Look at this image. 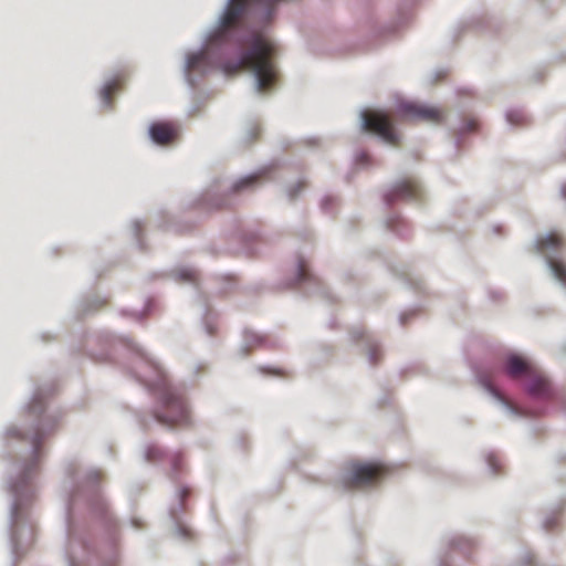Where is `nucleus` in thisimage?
I'll list each match as a JSON object with an SVG mask.
<instances>
[{
	"instance_id": "1",
	"label": "nucleus",
	"mask_w": 566,
	"mask_h": 566,
	"mask_svg": "<svg viewBox=\"0 0 566 566\" xmlns=\"http://www.w3.org/2000/svg\"><path fill=\"white\" fill-rule=\"evenodd\" d=\"M275 45L263 34H252L247 50L234 62H227L222 70L227 74H235L242 70H249L256 77V88L260 93L269 91L277 81L279 72L274 62Z\"/></svg>"
},
{
	"instance_id": "3",
	"label": "nucleus",
	"mask_w": 566,
	"mask_h": 566,
	"mask_svg": "<svg viewBox=\"0 0 566 566\" xmlns=\"http://www.w3.org/2000/svg\"><path fill=\"white\" fill-rule=\"evenodd\" d=\"M387 472L380 463H350L347 474L344 476V484L348 489L369 486L376 483Z\"/></svg>"
},
{
	"instance_id": "4",
	"label": "nucleus",
	"mask_w": 566,
	"mask_h": 566,
	"mask_svg": "<svg viewBox=\"0 0 566 566\" xmlns=\"http://www.w3.org/2000/svg\"><path fill=\"white\" fill-rule=\"evenodd\" d=\"M396 117L401 120H423L439 124L444 118V112L439 107L405 102L398 106Z\"/></svg>"
},
{
	"instance_id": "27",
	"label": "nucleus",
	"mask_w": 566,
	"mask_h": 566,
	"mask_svg": "<svg viewBox=\"0 0 566 566\" xmlns=\"http://www.w3.org/2000/svg\"><path fill=\"white\" fill-rule=\"evenodd\" d=\"M491 465H493V458H489Z\"/></svg>"
},
{
	"instance_id": "16",
	"label": "nucleus",
	"mask_w": 566,
	"mask_h": 566,
	"mask_svg": "<svg viewBox=\"0 0 566 566\" xmlns=\"http://www.w3.org/2000/svg\"><path fill=\"white\" fill-rule=\"evenodd\" d=\"M41 440H42V437H41L39 431L31 438V443L33 444L34 450L36 452H38V449H39V447L41 444Z\"/></svg>"
},
{
	"instance_id": "11",
	"label": "nucleus",
	"mask_w": 566,
	"mask_h": 566,
	"mask_svg": "<svg viewBox=\"0 0 566 566\" xmlns=\"http://www.w3.org/2000/svg\"><path fill=\"white\" fill-rule=\"evenodd\" d=\"M212 69L209 51H201L191 54L187 60V71L189 73L206 74Z\"/></svg>"
},
{
	"instance_id": "7",
	"label": "nucleus",
	"mask_w": 566,
	"mask_h": 566,
	"mask_svg": "<svg viewBox=\"0 0 566 566\" xmlns=\"http://www.w3.org/2000/svg\"><path fill=\"white\" fill-rule=\"evenodd\" d=\"M422 196L419 184L411 179L406 178L397 182L385 196L387 203H392L397 200L417 201Z\"/></svg>"
},
{
	"instance_id": "17",
	"label": "nucleus",
	"mask_w": 566,
	"mask_h": 566,
	"mask_svg": "<svg viewBox=\"0 0 566 566\" xmlns=\"http://www.w3.org/2000/svg\"><path fill=\"white\" fill-rule=\"evenodd\" d=\"M507 118L513 124H520L522 122L523 116L518 113H510Z\"/></svg>"
},
{
	"instance_id": "15",
	"label": "nucleus",
	"mask_w": 566,
	"mask_h": 566,
	"mask_svg": "<svg viewBox=\"0 0 566 566\" xmlns=\"http://www.w3.org/2000/svg\"><path fill=\"white\" fill-rule=\"evenodd\" d=\"M297 276L300 282H304L311 279V273L308 272L306 262L304 260H300L298 262Z\"/></svg>"
},
{
	"instance_id": "6",
	"label": "nucleus",
	"mask_w": 566,
	"mask_h": 566,
	"mask_svg": "<svg viewBox=\"0 0 566 566\" xmlns=\"http://www.w3.org/2000/svg\"><path fill=\"white\" fill-rule=\"evenodd\" d=\"M563 238L556 232H551L537 240L536 248L541 253L546 254L547 262L555 277L566 284V265L549 255V253L558 252L563 248Z\"/></svg>"
},
{
	"instance_id": "8",
	"label": "nucleus",
	"mask_w": 566,
	"mask_h": 566,
	"mask_svg": "<svg viewBox=\"0 0 566 566\" xmlns=\"http://www.w3.org/2000/svg\"><path fill=\"white\" fill-rule=\"evenodd\" d=\"M525 380L526 390L532 397L537 399L553 398V389L549 380L536 367L533 369V371L527 376Z\"/></svg>"
},
{
	"instance_id": "2",
	"label": "nucleus",
	"mask_w": 566,
	"mask_h": 566,
	"mask_svg": "<svg viewBox=\"0 0 566 566\" xmlns=\"http://www.w3.org/2000/svg\"><path fill=\"white\" fill-rule=\"evenodd\" d=\"M158 407L155 410L156 420L169 428L190 424V413L184 392L166 380L157 387Z\"/></svg>"
},
{
	"instance_id": "21",
	"label": "nucleus",
	"mask_w": 566,
	"mask_h": 566,
	"mask_svg": "<svg viewBox=\"0 0 566 566\" xmlns=\"http://www.w3.org/2000/svg\"><path fill=\"white\" fill-rule=\"evenodd\" d=\"M478 126V123L475 119H470L468 122V130H474Z\"/></svg>"
},
{
	"instance_id": "12",
	"label": "nucleus",
	"mask_w": 566,
	"mask_h": 566,
	"mask_svg": "<svg viewBox=\"0 0 566 566\" xmlns=\"http://www.w3.org/2000/svg\"><path fill=\"white\" fill-rule=\"evenodd\" d=\"M264 174H265V171L262 170V171H259L256 174H253L251 176H248V177H244V178L240 179L239 181H237L233 185V191L234 192H239V191H241L243 189L253 187L254 185H256L263 178Z\"/></svg>"
},
{
	"instance_id": "22",
	"label": "nucleus",
	"mask_w": 566,
	"mask_h": 566,
	"mask_svg": "<svg viewBox=\"0 0 566 566\" xmlns=\"http://www.w3.org/2000/svg\"><path fill=\"white\" fill-rule=\"evenodd\" d=\"M370 359H371V361H373L374 364L377 361V359H378V353H377V349H376V348H374V349L371 350V353H370Z\"/></svg>"
},
{
	"instance_id": "18",
	"label": "nucleus",
	"mask_w": 566,
	"mask_h": 566,
	"mask_svg": "<svg viewBox=\"0 0 566 566\" xmlns=\"http://www.w3.org/2000/svg\"><path fill=\"white\" fill-rule=\"evenodd\" d=\"M304 187H305V185H304L303 182H298V185H297V190H294V189H291V190H290V193H289V195H290V197H291V198H294V197L296 196V193H297L298 191H301Z\"/></svg>"
},
{
	"instance_id": "23",
	"label": "nucleus",
	"mask_w": 566,
	"mask_h": 566,
	"mask_svg": "<svg viewBox=\"0 0 566 566\" xmlns=\"http://www.w3.org/2000/svg\"><path fill=\"white\" fill-rule=\"evenodd\" d=\"M184 277H185L186 280L192 281V280H195V273H193V272H191V271H187V272L184 274Z\"/></svg>"
},
{
	"instance_id": "28",
	"label": "nucleus",
	"mask_w": 566,
	"mask_h": 566,
	"mask_svg": "<svg viewBox=\"0 0 566 566\" xmlns=\"http://www.w3.org/2000/svg\"><path fill=\"white\" fill-rule=\"evenodd\" d=\"M187 493H188V491H187V490H184L182 495H184V496H186V495H187Z\"/></svg>"
},
{
	"instance_id": "20",
	"label": "nucleus",
	"mask_w": 566,
	"mask_h": 566,
	"mask_svg": "<svg viewBox=\"0 0 566 566\" xmlns=\"http://www.w3.org/2000/svg\"><path fill=\"white\" fill-rule=\"evenodd\" d=\"M245 337H247V339H250V337H251V338L255 339L256 343H261L262 342V337L258 336L254 333H247Z\"/></svg>"
},
{
	"instance_id": "26",
	"label": "nucleus",
	"mask_w": 566,
	"mask_h": 566,
	"mask_svg": "<svg viewBox=\"0 0 566 566\" xmlns=\"http://www.w3.org/2000/svg\"><path fill=\"white\" fill-rule=\"evenodd\" d=\"M95 476H96L97 480L101 479V474L98 472L95 473Z\"/></svg>"
},
{
	"instance_id": "13",
	"label": "nucleus",
	"mask_w": 566,
	"mask_h": 566,
	"mask_svg": "<svg viewBox=\"0 0 566 566\" xmlns=\"http://www.w3.org/2000/svg\"><path fill=\"white\" fill-rule=\"evenodd\" d=\"M122 85V81L119 78H115L108 83L105 84L102 91V96L105 103H111L114 93L119 90Z\"/></svg>"
},
{
	"instance_id": "10",
	"label": "nucleus",
	"mask_w": 566,
	"mask_h": 566,
	"mask_svg": "<svg viewBox=\"0 0 566 566\" xmlns=\"http://www.w3.org/2000/svg\"><path fill=\"white\" fill-rule=\"evenodd\" d=\"M151 139L158 145H168L177 138L178 132L172 124L155 123L149 128Z\"/></svg>"
},
{
	"instance_id": "24",
	"label": "nucleus",
	"mask_w": 566,
	"mask_h": 566,
	"mask_svg": "<svg viewBox=\"0 0 566 566\" xmlns=\"http://www.w3.org/2000/svg\"><path fill=\"white\" fill-rule=\"evenodd\" d=\"M262 371L270 373V374H273V375H282V371L279 370V369L268 370L266 368H262Z\"/></svg>"
},
{
	"instance_id": "9",
	"label": "nucleus",
	"mask_w": 566,
	"mask_h": 566,
	"mask_svg": "<svg viewBox=\"0 0 566 566\" xmlns=\"http://www.w3.org/2000/svg\"><path fill=\"white\" fill-rule=\"evenodd\" d=\"M505 373L514 378H527V376L533 371L535 366H533L530 361L524 359L518 355H510L505 361Z\"/></svg>"
},
{
	"instance_id": "5",
	"label": "nucleus",
	"mask_w": 566,
	"mask_h": 566,
	"mask_svg": "<svg viewBox=\"0 0 566 566\" xmlns=\"http://www.w3.org/2000/svg\"><path fill=\"white\" fill-rule=\"evenodd\" d=\"M365 130L379 135L386 143L398 146L399 135L394 128L391 118L381 112H365L363 115Z\"/></svg>"
},
{
	"instance_id": "19",
	"label": "nucleus",
	"mask_w": 566,
	"mask_h": 566,
	"mask_svg": "<svg viewBox=\"0 0 566 566\" xmlns=\"http://www.w3.org/2000/svg\"><path fill=\"white\" fill-rule=\"evenodd\" d=\"M181 454H175L174 458H172V463H174V468L175 470H178V467H179V463L181 461Z\"/></svg>"
},
{
	"instance_id": "14",
	"label": "nucleus",
	"mask_w": 566,
	"mask_h": 566,
	"mask_svg": "<svg viewBox=\"0 0 566 566\" xmlns=\"http://www.w3.org/2000/svg\"><path fill=\"white\" fill-rule=\"evenodd\" d=\"M164 458V451L157 446H149L146 450V459L156 462Z\"/></svg>"
},
{
	"instance_id": "25",
	"label": "nucleus",
	"mask_w": 566,
	"mask_h": 566,
	"mask_svg": "<svg viewBox=\"0 0 566 566\" xmlns=\"http://www.w3.org/2000/svg\"><path fill=\"white\" fill-rule=\"evenodd\" d=\"M9 433L13 437H18L20 434L19 430L18 429H10L9 430Z\"/></svg>"
}]
</instances>
